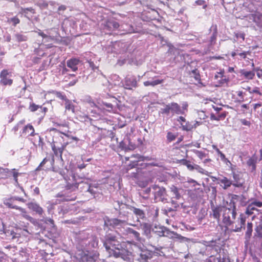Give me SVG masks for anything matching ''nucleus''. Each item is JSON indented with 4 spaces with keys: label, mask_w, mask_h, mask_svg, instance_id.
Returning <instances> with one entry per match:
<instances>
[{
    "label": "nucleus",
    "mask_w": 262,
    "mask_h": 262,
    "mask_svg": "<svg viewBox=\"0 0 262 262\" xmlns=\"http://www.w3.org/2000/svg\"><path fill=\"white\" fill-rule=\"evenodd\" d=\"M195 4L196 5L203 6V9H206V8L207 7V5L206 4V2L205 1H203V0H197L195 2Z\"/></svg>",
    "instance_id": "bf43d9fd"
},
{
    "label": "nucleus",
    "mask_w": 262,
    "mask_h": 262,
    "mask_svg": "<svg viewBox=\"0 0 262 262\" xmlns=\"http://www.w3.org/2000/svg\"><path fill=\"white\" fill-rule=\"evenodd\" d=\"M52 150L54 152V154L57 157L60 158L61 162H63L62 158V155L63 152V148L61 147L57 148L55 145L52 146Z\"/></svg>",
    "instance_id": "f704fd0d"
},
{
    "label": "nucleus",
    "mask_w": 262,
    "mask_h": 262,
    "mask_svg": "<svg viewBox=\"0 0 262 262\" xmlns=\"http://www.w3.org/2000/svg\"><path fill=\"white\" fill-rule=\"evenodd\" d=\"M39 108H40L41 109H43L45 110V111L47 109L46 107L42 108L41 106L36 105L34 103H30V106H29V110H30V111L33 112L37 111Z\"/></svg>",
    "instance_id": "c03bdc74"
},
{
    "label": "nucleus",
    "mask_w": 262,
    "mask_h": 262,
    "mask_svg": "<svg viewBox=\"0 0 262 262\" xmlns=\"http://www.w3.org/2000/svg\"><path fill=\"white\" fill-rule=\"evenodd\" d=\"M102 104H103V106L104 107L103 108L106 110L108 112H114V111L115 109L114 105L110 103L103 102Z\"/></svg>",
    "instance_id": "a19ab883"
},
{
    "label": "nucleus",
    "mask_w": 262,
    "mask_h": 262,
    "mask_svg": "<svg viewBox=\"0 0 262 262\" xmlns=\"http://www.w3.org/2000/svg\"><path fill=\"white\" fill-rule=\"evenodd\" d=\"M188 104L187 102H184L182 104V106L181 107V110L183 111V114H181V115L185 114V111H187Z\"/></svg>",
    "instance_id": "338daca9"
},
{
    "label": "nucleus",
    "mask_w": 262,
    "mask_h": 262,
    "mask_svg": "<svg viewBox=\"0 0 262 262\" xmlns=\"http://www.w3.org/2000/svg\"><path fill=\"white\" fill-rule=\"evenodd\" d=\"M181 107L176 102H171L167 104H164L163 107L159 111V114L165 115L167 116H173L174 114H183Z\"/></svg>",
    "instance_id": "0eeeda50"
},
{
    "label": "nucleus",
    "mask_w": 262,
    "mask_h": 262,
    "mask_svg": "<svg viewBox=\"0 0 262 262\" xmlns=\"http://www.w3.org/2000/svg\"><path fill=\"white\" fill-rule=\"evenodd\" d=\"M19 174L15 168L10 170L8 168H4L0 167V174H3L7 177L12 176L16 183H18L17 177Z\"/></svg>",
    "instance_id": "ddd939ff"
},
{
    "label": "nucleus",
    "mask_w": 262,
    "mask_h": 262,
    "mask_svg": "<svg viewBox=\"0 0 262 262\" xmlns=\"http://www.w3.org/2000/svg\"><path fill=\"white\" fill-rule=\"evenodd\" d=\"M23 133L28 134L31 136H33L34 135V129L32 125L28 124L24 127Z\"/></svg>",
    "instance_id": "4c0bfd02"
},
{
    "label": "nucleus",
    "mask_w": 262,
    "mask_h": 262,
    "mask_svg": "<svg viewBox=\"0 0 262 262\" xmlns=\"http://www.w3.org/2000/svg\"><path fill=\"white\" fill-rule=\"evenodd\" d=\"M216 260H219L214 256H211L208 258H207L204 262H215Z\"/></svg>",
    "instance_id": "774afa93"
},
{
    "label": "nucleus",
    "mask_w": 262,
    "mask_h": 262,
    "mask_svg": "<svg viewBox=\"0 0 262 262\" xmlns=\"http://www.w3.org/2000/svg\"><path fill=\"white\" fill-rule=\"evenodd\" d=\"M8 21L9 23H12L14 26H15L17 24L20 22L19 19L16 17H13L8 19Z\"/></svg>",
    "instance_id": "864d4df0"
},
{
    "label": "nucleus",
    "mask_w": 262,
    "mask_h": 262,
    "mask_svg": "<svg viewBox=\"0 0 262 262\" xmlns=\"http://www.w3.org/2000/svg\"><path fill=\"white\" fill-rule=\"evenodd\" d=\"M130 211L133 212L136 217V219L133 221L135 223L140 222V220H144L146 218L144 211L141 209L132 206V207L130 208Z\"/></svg>",
    "instance_id": "2eb2a0df"
},
{
    "label": "nucleus",
    "mask_w": 262,
    "mask_h": 262,
    "mask_svg": "<svg viewBox=\"0 0 262 262\" xmlns=\"http://www.w3.org/2000/svg\"><path fill=\"white\" fill-rule=\"evenodd\" d=\"M140 226L143 230V234L148 238L151 237V232L152 229L151 225L147 223H143L140 224Z\"/></svg>",
    "instance_id": "393cba45"
},
{
    "label": "nucleus",
    "mask_w": 262,
    "mask_h": 262,
    "mask_svg": "<svg viewBox=\"0 0 262 262\" xmlns=\"http://www.w3.org/2000/svg\"><path fill=\"white\" fill-rule=\"evenodd\" d=\"M134 159L130 161V163L127 165V170H130L134 168H136V172H133V177L134 178H137L138 174L141 172V168L138 167V166H141L142 167H145L146 166V164L145 163H139L140 162H143L144 161H149L151 160V158L149 157H144L142 156L139 154L133 155L130 157H125V159L126 161H128L129 159Z\"/></svg>",
    "instance_id": "39448f33"
},
{
    "label": "nucleus",
    "mask_w": 262,
    "mask_h": 262,
    "mask_svg": "<svg viewBox=\"0 0 262 262\" xmlns=\"http://www.w3.org/2000/svg\"><path fill=\"white\" fill-rule=\"evenodd\" d=\"M217 29L216 27L215 28V30L210 38V43L211 45H213L215 43V41L216 40V36H217Z\"/></svg>",
    "instance_id": "5fc2aeb1"
},
{
    "label": "nucleus",
    "mask_w": 262,
    "mask_h": 262,
    "mask_svg": "<svg viewBox=\"0 0 262 262\" xmlns=\"http://www.w3.org/2000/svg\"><path fill=\"white\" fill-rule=\"evenodd\" d=\"M130 207H132L130 205L117 202V204L115 205V209L118 211L119 219L105 217L104 219V226L111 229V228H119L125 225L128 220V215Z\"/></svg>",
    "instance_id": "7ed1b4c3"
},
{
    "label": "nucleus",
    "mask_w": 262,
    "mask_h": 262,
    "mask_svg": "<svg viewBox=\"0 0 262 262\" xmlns=\"http://www.w3.org/2000/svg\"><path fill=\"white\" fill-rule=\"evenodd\" d=\"M181 163L184 165H185L188 168V169H189L190 171H192L193 164H191V162L189 161H188L186 159H183L181 160Z\"/></svg>",
    "instance_id": "de8ad7c7"
},
{
    "label": "nucleus",
    "mask_w": 262,
    "mask_h": 262,
    "mask_svg": "<svg viewBox=\"0 0 262 262\" xmlns=\"http://www.w3.org/2000/svg\"><path fill=\"white\" fill-rule=\"evenodd\" d=\"M164 236L172 239H178V240H182L185 238L184 237L182 236L180 234H179L174 231H171L167 228H166Z\"/></svg>",
    "instance_id": "c756f323"
},
{
    "label": "nucleus",
    "mask_w": 262,
    "mask_h": 262,
    "mask_svg": "<svg viewBox=\"0 0 262 262\" xmlns=\"http://www.w3.org/2000/svg\"><path fill=\"white\" fill-rule=\"evenodd\" d=\"M163 82V79H156L151 81H146L144 82L145 86H155L157 85L162 83Z\"/></svg>",
    "instance_id": "e433bc0d"
},
{
    "label": "nucleus",
    "mask_w": 262,
    "mask_h": 262,
    "mask_svg": "<svg viewBox=\"0 0 262 262\" xmlns=\"http://www.w3.org/2000/svg\"><path fill=\"white\" fill-rule=\"evenodd\" d=\"M28 208L32 211L35 212L40 216H42L43 210L40 205L36 203L31 202L28 204Z\"/></svg>",
    "instance_id": "bb28decb"
},
{
    "label": "nucleus",
    "mask_w": 262,
    "mask_h": 262,
    "mask_svg": "<svg viewBox=\"0 0 262 262\" xmlns=\"http://www.w3.org/2000/svg\"><path fill=\"white\" fill-rule=\"evenodd\" d=\"M212 178L213 181H216V183L225 190L232 185V180L223 175H220L217 177H212Z\"/></svg>",
    "instance_id": "1a4fd4ad"
},
{
    "label": "nucleus",
    "mask_w": 262,
    "mask_h": 262,
    "mask_svg": "<svg viewBox=\"0 0 262 262\" xmlns=\"http://www.w3.org/2000/svg\"><path fill=\"white\" fill-rule=\"evenodd\" d=\"M56 196L60 199H57L54 202L50 203V206L48 207V210L49 213H51V210L53 209L54 205L59 204L61 202L74 201L76 198V195L74 194L69 195L66 192L64 193L63 192L57 193Z\"/></svg>",
    "instance_id": "6e6552de"
},
{
    "label": "nucleus",
    "mask_w": 262,
    "mask_h": 262,
    "mask_svg": "<svg viewBox=\"0 0 262 262\" xmlns=\"http://www.w3.org/2000/svg\"><path fill=\"white\" fill-rule=\"evenodd\" d=\"M84 184L85 185V190H84L89 192L93 195L95 196L98 192V185L97 184L91 185L89 182H85Z\"/></svg>",
    "instance_id": "cd10ccee"
},
{
    "label": "nucleus",
    "mask_w": 262,
    "mask_h": 262,
    "mask_svg": "<svg viewBox=\"0 0 262 262\" xmlns=\"http://www.w3.org/2000/svg\"><path fill=\"white\" fill-rule=\"evenodd\" d=\"M1 83L4 85H11L13 80L10 78V73L6 70H3L0 74Z\"/></svg>",
    "instance_id": "6ab92c4d"
},
{
    "label": "nucleus",
    "mask_w": 262,
    "mask_h": 262,
    "mask_svg": "<svg viewBox=\"0 0 262 262\" xmlns=\"http://www.w3.org/2000/svg\"><path fill=\"white\" fill-rule=\"evenodd\" d=\"M181 163L184 165H185L188 168V169H189L190 171H192L193 164H191V162L189 161H188L186 159H183L181 160Z\"/></svg>",
    "instance_id": "49530a36"
},
{
    "label": "nucleus",
    "mask_w": 262,
    "mask_h": 262,
    "mask_svg": "<svg viewBox=\"0 0 262 262\" xmlns=\"http://www.w3.org/2000/svg\"><path fill=\"white\" fill-rule=\"evenodd\" d=\"M245 225V224L243 225V228L242 229L244 228L246 230L245 235V244L246 246H248V245L249 244L250 240L253 232V224L251 222H248L247 226L246 227H244ZM241 231L242 230H241Z\"/></svg>",
    "instance_id": "dca6fc26"
},
{
    "label": "nucleus",
    "mask_w": 262,
    "mask_h": 262,
    "mask_svg": "<svg viewBox=\"0 0 262 262\" xmlns=\"http://www.w3.org/2000/svg\"><path fill=\"white\" fill-rule=\"evenodd\" d=\"M257 236L262 237V224L258 225L256 228Z\"/></svg>",
    "instance_id": "4d7b16f0"
},
{
    "label": "nucleus",
    "mask_w": 262,
    "mask_h": 262,
    "mask_svg": "<svg viewBox=\"0 0 262 262\" xmlns=\"http://www.w3.org/2000/svg\"><path fill=\"white\" fill-rule=\"evenodd\" d=\"M52 170L54 171L58 172L61 176H62L63 178H64L65 176V172L64 170L62 169H57L55 167H54L53 166H52Z\"/></svg>",
    "instance_id": "680f3d73"
},
{
    "label": "nucleus",
    "mask_w": 262,
    "mask_h": 262,
    "mask_svg": "<svg viewBox=\"0 0 262 262\" xmlns=\"http://www.w3.org/2000/svg\"><path fill=\"white\" fill-rule=\"evenodd\" d=\"M124 237L118 233L107 234L102 240L103 246L109 256L115 258L120 257L125 261H128L130 256L133 255L138 256L137 260L140 262H147L150 259L154 252L138 245L123 241Z\"/></svg>",
    "instance_id": "f257e3e1"
},
{
    "label": "nucleus",
    "mask_w": 262,
    "mask_h": 262,
    "mask_svg": "<svg viewBox=\"0 0 262 262\" xmlns=\"http://www.w3.org/2000/svg\"><path fill=\"white\" fill-rule=\"evenodd\" d=\"M250 54L251 52L249 51L240 52L239 50L238 55L240 56L241 59H246L247 58V56L250 55Z\"/></svg>",
    "instance_id": "09e8293b"
},
{
    "label": "nucleus",
    "mask_w": 262,
    "mask_h": 262,
    "mask_svg": "<svg viewBox=\"0 0 262 262\" xmlns=\"http://www.w3.org/2000/svg\"><path fill=\"white\" fill-rule=\"evenodd\" d=\"M49 161L50 163V164L51 166L52 167L53 166L54 163V159L53 157H52L51 159H50L49 158L46 157L43 159L42 161L40 163L39 165L37 167L36 170H40L41 169V167H43L45 164L48 162Z\"/></svg>",
    "instance_id": "c9c22d12"
},
{
    "label": "nucleus",
    "mask_w": 262,
    "mask_h": 262,
    "mask_svg": "<svg viewBox=\"0 0 262 262\" xmlns=\"http://www.w3.org/2000/svg\"><path fill=\"white\" fill-rule=\"evenodd\" d=\"M39 35L42 37L46 41H50L55 39L58 35L57 31L55 29H50L46 30V33H44L41 30H38L37 32Z\"/></svg>",
    "instance_id": "9d476101"
},
{
    "label": "nucleus",
    "mask_w": 262,
    "mask_h": 262,
    "mask_svg": "<svg viewBox=\"0 0 262 262\" xmlns=\"http://www.w3.org/2000/svg\"><path fill=\"white\" fill-rule=\"evenodd\" d=\"M249 216L251 217V220L252 221H254L256 224L260 225L262 224V212L260 211L257 212H255L254 213L253 215H249Z\"/></svg>",
    "instance_id": "72a5a7b5"
},
{
    "label": "nucleus",
    "mask_w": 262,
    "mask_h": 262,
    "mask_svg": "<svg viewBox=\"0 0 262 262\" xmlns=\"http://www.w3.org/2000/svg\"><path fill=\"white\" fill-rule=\"evenodd\" d=\"M249 18L252 19L258 27H262V13L256 12L253 14H251L249 16Z\"/></svg>",
    "instance_id": "b1692460"
},
{
    "label": "nucleus",
    "mask_w": 262,
    "mask_h": 262,
    "mask_svg": "<svg viewBox=\"0 0 262 262\" xmlns=\"http://www.w3.org/2000/svg\"><path fill=\"white\" fill-rule=\"evenodd\" d=\"M19 230L16 229V231L11 230L10 231V234L12 236V238L14 239L18 238L23 235L25 236H27L28 234H29V231L27 229H23L21 232H19Z\"/></svg>",
    "instance_id": "2f4dec72"
},
{
    "label": "nucleus",
    "mask_w": 262,
    "mask_h": 262,
    "mask_svg": "<svg viewBox=\"0 0 262 262\" xmlns=\"http://www.w3.org/2000/svg\"><path fill=\"white\" fill-rule=\"evenodd\" d=\"M192 74L193 75L194 78L196 80H200V74L198 73L197 70L195 69L192 70Z\"/></svg>",
    "instance_id": "e2e57ef3"
},
{
    "label": "nucleus",
    "mask_w": 262,
    "mask_h": 262,
    "mask_svg": "<svg viewBox=\"0 0 262 262\" xmlns=\"http://www.w3.org/2000/svg\"><path fill=\"white\" fill-rule=\"evenodd\" d=\"M154 190V195L156 200L163 201L166 195V190L164 187H161L157 185L152 187Z\"/></svg>",
    "instance_id": "4468645a"
},
{
    "label": "nucleus",
    "mask_w": 262,
    "mask_h": 262,
    "mask_svg": "<svg viewBox=\"0 0 262 262\" xmlns=\"http://www.w3.org/2000/svg\"><path fill=\"white\" fill-rule=\"evenodd\" d=\"M237 215L236 208L234 202H230L229 207L224 208L223 213V222L227 226L232 225Z\"/></svg>",
    "instance_id": "423d86ee"
},
{
    "label": "nucleus",
    "mask_w": 262,
    "mask_h": 262,
    "mask_svg": "<svg viewBox=\"0 0 262 262\" xmlns=\"http://www.w3.org/2000/svg\"><path fill=\"white\" fill-rule=\"evenodd\" d=\"M80 63V60L76 58H71L67 61V67L74 72L78 70V66Z\"/></svg>",
    "instance_id": "412c9836"
},
{
    "label": "nucleus",
    "mask_w": 262,
    "mask_h": 262,
    "mask_svg": "<svg viewBox=\"0 0 262 262\" xmlns=\"http://www.w3.org/2000/svg\"><path fill=\"white\" fill-rule=\"evenodd\" d=\"M27 11H30L32 13L34 14L35 13V10L34 9H33L31 7L30 8H23L22 9V12L24 13H27Z\"/></svg>",
    "instance_id": "0e129e2a"
},
{
    "label": "nucleus",
    "mask_w": 262,
    "mask_h": 262,
    "mask_svg": "<svg viewBox=\"0 0 262 262\" xmlns=\"http://www.w3.org/2000/svg\"><path fill=\"white\" fill-rule=\"evenodd\" d=\"M193 151L195 154V155L201 160H202L204 158L206 157V154L202 151L194 149L193 150Z\"/></svg>",
    "instance_id": "a18cd8bd"
},
{
    "label": "nucleus",
    "mask_w": 262,
    "mask_h": 262,
    "mask_svg": "<svg viewBox=\"0 0 262 262\" xmlns=\"http://www.w3.org/2000/svg\"><path fill=\"white\" fill-rule=\"evenodd\" d=\"M225 208V207L223 206H217L212 208V215L213 217L219 220L220 217L221 213H224V208Z\"/></svg>",
    "instance_id": "473e14b6"
},
{
    "label": "nucleus",
    "mask_w": 262,
    "mask_h": 262,
    "mask_svg": "<svg viewBox=\"0 0 262 262\" xmlns=\"http://www.w3.org/2000/svg\"><path fill=\"white\" fill-rule=\"evenodd\" d=\"M166 230V228L164 226L155 225L152 229V231L157 235L162 237L164 236Z\"/></svg>",
    "instance_id": "c85d7f7f"
},
{
    "label": "nucleus",
    "mask_w": 262,
    "mask_h": 262,
    "mask_svg": "<svg viewBox=\"0 0 262 262\" xmlns=\"http://www.w3.org/2000/svg\"><path fill=\"white\" fill-rule=\"evenodd\" d=\"M88 179H84L83 181H79L75 183L72 185H67V189L68 190H72V191H74L78 189L79 187L82 191H85L84 190H85V185L84 184L85 182H89Z\"/></svg>",
    "instance_id": "aec40b11"
},
{
    "label": "nucleus",
    "mask_w": 262,
    "mask_h": 262,
    "mask_svg": "<svg viewBox=\"0 0 262 262\" xmlns=\"http://www.w3.org/2000/svg\"><path fill=\"white\" fill-rule=\"evenodd\" d=\"M255 207L260 208L262 207V202L254 200L252 201L247 207L245 213H241L238 217L239 226H236L233 230L234 232H240L243 225L246 223V217L249 215H252L255 212L260 211L256 209Z\"/></svg>",
    "instance_id": "20e7f679"
},
{
    "label": "nucleus",
    "mask_w": 262,
    "mask_h": 262,
    "mask_svg": "<svg viewBox=\"0 0 262 262\" xmlns=\"http://www.w3.org/2000/svg\"><path fill=\"white\" fill-rule=\"evenodd\" d=\"M15 37L18 42L24 41L27 39L26 36L21 34H16Z\"/></svg>",
    "instance_id": "8fccbe9b"
},
{
    "label": "nucleus",
    "mask_w": 262,
    "mask_h": 262,
    "mask_svg": "<svg viewBox=\"0 0 262 262\" xmlns=\"http://www.w3.org/2000/svg\"><path fill=\"white\" fill-rule=\"evenodd\" d=\"M181 125L182 126V129L185 131H190L193 128L196 127V125H192L191 123L189 122H186L185 124L181 123Z\"/></svg>",
    "instance_id": "ea45409f"
},
{
    "label": "nucleus",
    "mask_w": 262,
    "mask_h": 262,
    "mask_svg": "<svg viewBox=\"0 0 262 262\" xmlns=\"http://www.w3.org/2000/svg\"><path fill=\"white\" fill-rule=\"evenodd\" d=\"M119 146L122 149L127 151V146L124 141H122L119 143Z\"/></svg>",
    "instance_id": "69168bd1"
},
{
    "label": "nucleus",
    "mask_w": 262,
    "mask_h": 262,
    "mask_svg": "<svg viewBox=\"0 0 262 262\" xmlns=\"http://www.w3.org/2000/svg\"><path fill=\"white\" fill-rule=\"evenodd\" d=\"M194 170H196V171H198V172H199L202 174H204L206 176H209V172L207 170H205L202 167H201V166H200L199 165H198L197 164H193L192 168V171Z\"/></svg>",
    "instance_id": "58836bf2"
},
{
    "label": "nucleus",
    "mask_w": 262,
    "mask_h": 262,
    "mask_svg": "<svg viewBox=\"0 0 262 262\" xmlns=\"http://www.w3.org/2000/svg\"><path fill=\"white\" fill-rule=\"evenodd\" d=\"M238 73L246 80H252L255 76V72L253 71H248L246 69H241Z\"/></svg>",
    "instance_id": "4be33fe9"
},
{
    "label": "nucleus",
    "mask_w": 262,
    "mask_h": 262,
    "mask_svg": "<svg viewBox=\"0 0 262 262\" xmlns=\"http://www.w3.org/2000/svg\"><path fill=\"white\" fill-rule=\"evenodd\" d=\"M124 88L126 89L132 90L137 87V80L135 76L127 75L124 79Z\"/></svg>",
    "instance_id": "9b49d317"
},
{
    "label": "nucleus",
    "mask_w": 262,
    "mask_h": 262,
    "mask_svg": "<svg viewBox=\"0 0 262 262\" xmlns=\"http://www.w3.org/2000/svg\"><path fill=\"white\" fill-rule=\"evenodd\" d=\"M170 192L171 193V195H172V198L174 199L177 200H179L181 198V195L180 191H182V189L180 188H178L174 185H172L170 187Z\"/></svg>",
    "instance_id": "7c9ffc66"
},
{
    "label": "nucleus",
    "mask_w": 262,
    "mask_h": 262,
    "mask_svg": "<svg viewBox=\"0 0 262 262\" xmlns=\"http://www.w3.org/2000/svg\"><path fill=\"white\" fill-rule=\"evenodd\" d=\"M55 95L57 98L61 100H64L65 101L66 100H68L66 96L60 92H56Z\"/></svg>",
    "instance_id": "13d9d810"
},
{
    "label": "nucleus",
    "mask_w": 262,
    "mask_h": 262,
    "mask_svg": "<svg viewBox=\"0 0 262 262\" xmlns=\"http://www.w3.org/2000/svg\"><path fill=\"white\" fill-rule=\"evenodd\" d=\"M119 27V25L118 22L110 20L105 22L104 24L103 29L106 33H111V31L116 30Z\"/></svg>",
    "instance_id": "a211bd4d"
},
{
    "label": "nucleus",
    "mask_w": 262,
    "mask_h": 262,
    "mask_svg": "<svg viewBox=\"0 0 262 262\" xmlns=\"http://www.w3.org/2000/svg\"><path fill=\"white\" fill-rule=\"evenodd\" d=\"M14 202V198H11L9 199L5 200L4 201V204L9 208L16 209L17 210H18L22 213L26 212L25 209L14 205V204H13Z\"/></svg>",
    "instance_id": "5701e85b"
},
{
    "label": "nucleus",
    "mask_w": 262,
    "mask_h": 262,
    "mask_svg": "<svg viewBox=\"0 0 262 262\" xmlns=\"http://www.w3.org/2000/svg\"><path fill=\"white\" fill-rule=\"evenodd\" d=\"M24 123H25V120H21V121H19V122H18V123H17V124H16V125L14 127H13V130L15 132H17V131L18 130V129H19V128L20 126V125H23L24 124Z\"/></svg>",
    "instance_id": "052dcab7"
},
{
    "label": "nucleus",
    "mask_w": 262,
    "mask_h": 262,
    "mask_svg": "<svg viewBox=\"0 0 262 262\" xmlns=\"http://www.w3.org/2000/svg\"><path fill=\"white\" fill-rule=\"evenodd\" d=\"M166 137L168 142H171L176 139L177 135L171 132H168Z\"/></svg>",
    "instance_id": "603ef678"
},
{
    "label": "nucleus",
    "mask_w": 262,
    "mask_h": 262,
    "mask_svg": "<svg viewBox=\"0 0 262 262\" xmlns=\"http://www.w3.org/2000/svg\"><path fill=\"white\" fill-rule=\"evenodd\" d=\"M236 93L238 97V101L244 102L245 101V96H246V93L241 91H238L236 92Z\"/></svg>",
    "instance_id": "37998d69"
},
{
    "label": "nucleus",
    "mask_w": 262,
    "mask_h": 262,
    "mask_svg": "<svg viewBox=\"0 0 262 262\" xmlns=\"http://www.w3.org/2000/svg\"><path fill=\"white\" fill-rule=\"evenodd\" d=\"M65 108L67 110H71L73 113L74 112V105L69 99L66 100V101Z\"/></svg>",
    "instance_id": "79ce46f5"
},
{
    "label": "nucleus",
    "mask_w": 262,
    "mask_h": 262,
    "mask_svg": "<svg viewBox=\"0 0 262 262\" xmlns=\"http://www.w3.org/2000/svg\"><path fill=\"white\" fill-rule=\"evenodd\" d=\"M233 177L232 185L235 187H241L244 184L245 181L243 178V174L240 172H235L232 169V173Z\"/></svg>",
    "instance_id": "f8f14e48"
},
{
    "label": "nucleus",
    "mask_w": 262,
    "mask_h": 262,
    "mask_svg": "<svg viewBox=\"0 0 262 262\" xmlns=\"http://www.w3.org/2000/svg\"><path fill=\"white\" fill-rule=\"evenodd\" d=\"M42 221L43 222L49 225L51 227H54V221L51 218L44 217L42 220Z\"/></svg>",
    "instance_id": "3c124183"
},
{
    "label": "nucleus",
    "mask_w": 262,
    "mask_h": 262,
    "mask_svg": "<svg viewBox=\"0 0 262 262\" xmlns=\"http://www.w3.org/2000/svg\"><path fill=\"white\" fill-rule=\"evenodd\" d=\"M98 246V239L95 236L83 239L78 244L74 257L80 262H95L98 258L97 254L92 253L88 249Z\"/></svg>",
    "instance_id": "f03ea898"
},
{
    "label": "nucleus",
    "mask_w": 262,
    "mask_h": 262,
    "mask_svg": "<svg viewBox=\"0 0 262 262\" xmlns=\"http://www.w3.org/2000/svg\"><path fill=\"white\" fill-rule=\"evenodd\" d=\"M247 165L249 166H251L252 167V168L253 169H255V163H256V161L253 158H250L248 161H247Z\"/></svg>",
    "instance_id": "6e6d98bb"
},
{
    "label": "nucleus",
    "mask_w": 262,
    "mask_h": 262,
    "mask_svg": "<svg viewBox=\"0 0 262 262\" xmlns=\"http://www.w3.org/2000/svg\"><path fill=\"white\" fill-rule=\"evenodd\" d=\"M251 97L254 100H261L262 97V93L261 89L257 86H254L252 88V91L251 93Z\"/></svg>",
    "instance_id": "a878e982"
},
{
    "label": "nucleus",
    "mask_w": 262,
    "mask_h": 262,
    "mask_svg": "<svg viewBox=\"0 0 262 262\" xmlns=\"http://www.w3.org/2000/svg\"><path fill=\"white\" fill-rule=\"evenodd\" d=\"M123 234L124 235L127 236L128 237L131 238L138 241H140L141 239L140 233L137 231L129 227L124 229Z\"/></svg>",
    "instance_id": "f3484780"
}]
</instances>
